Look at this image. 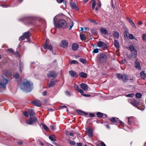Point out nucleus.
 Listing matches in <instances>:
<instances>
[{"instance_id": "f257e3e1", "label": "nucleus", "mask_w": 146, "mask_h": 146, "mask_svg": "<svg viewBox=\"0 0 146 146\" xmlns=\"http://www.w3.org/2000/svg\"><path fill=\"white\" fill-rule=\"evenodd\" d=\"M33 88V83L30 82L27 79H25L20 85L21 89L27 92H31Z\"/></svg>"}, {"instance_id": "f03ea898", "label": "nucleus", "mask_w": 146, "mask_h": 146, "mask_svg": "<svg viewBox=\"0 0 146 146\" xmlns=\"http://www.w3.org/2000/svg\"><path fill=\"white\" fill-rule=\"evenodd\" d=\"M67 26L66 22L63 19L59 20L55 26L59 27H62V28H66Z\"/></svg>"}, {"instance_id": "7ed1b4c3", "label": "nucleus", "mask_w": 146, "mask_h": 146, "mask_svg": "<svg viewBox=\"0 0 146 146\" xmlns=\"http://www.w3.org/2000/svg\"><path fill=\"white\" fill-rule=\"evenodd\" d=\"M129 49L132 52L131 56H128V58H133L134 59L137 56V51L135 49L133 46H130L129 47Z\"/></svg>"}, {"instance_id": "20e7f679", "label": "nucleus", "mask_w": 146, "mask_h": 146, "mask_svg": "<svg viewBox=\"0 0 146 146\" xmlns=\"http://www.w3.org/2000/svg\"><path fill=\"white\" fill-rule=\"evenodd\" d=\"M38 121L37 118L35 116L30 117L29 119L26 121V123L31 125L34 123H36Z\"/></svg>"}, {"instance_id": "39448f33", "label": "nucleus", "mask_w": 146, "mask_h": 146, "mask_svg": "<svg viewBox=\"0 0 146 146\" xmlns=\"http://www.w3.org/2000/svg\"><path fill=\"white\" fill-rule=\"evenodd\" d=\"M9 82V80L5 79L3 77V79L2 83L0 82V92L2 91V88H5L6 86Z\"/></svg>"}, {"instance_id": "423d86ee", "label": "nucleus", "mask_w": 146, "mask_h": 146, "mask_svg": "<svg viewBox=\"0 0 146 146\" xmlns=\"http://www.w3.org/2000/svg\"><path fill=\"white\" fill-rule=\"evenodd\" d=\"M129 102L133 106L136 107L138 108L137 106L140 104V101L139 100L134 99H131L129 100Z\"/></svg>"}, {"instance_id": "0eeeda50", "label": "nucleus", "mask_w": 146, "mask_h": 146, "mask_svg": "<svg viewBox=\"0 0 146 146\" xmlns=\"http://www.w3.org/2000/svg\"><path fill=\"white\" fill-rule=\"evenodd\" d=\"M57 72L54 71H50L47 74V76L48 78H52L53 79L56 78L58 75Z\"/></svg>"}, {"instance_id": "6e6552de", "label": "nucleus", "mask_w": 146, "mask_h": 146, "mask_svg": "<svg viewBox=\"0 0 146 146\" xmlns=\"http://www.w3.org/2000/svg\"><path fill=\"white\" fill-rule=\"evenodd\" d=\"M43 47L45 49H49L51 51L53 50L52 45L49 43V41L47 39H46L45 43L44 45L43 46Z\"/></svg>"}, {"instance_id": "1a4fd4ad", "label": "nucleus", "mask_w": 146, "mask_h": 146, "mask_svg": "<svg viewBox=\"0 0 146 146\" xmlns=\"http://www.w3.org/2000/svg\"><path fill=\"white\" fill-rule=\"evenodd\" d=\"M107 59V56L104 54H101L99 58V61L100 63L102 64L106 62Z\"/></svg>"}, {"instance_id": "9d476101", "label": "nucleus", "mask_w": 146, "mask_h": 146, "mask_svg": "<svg viewBox=\"0 0 146 146\" xmlns=\"http://www.w3.org/2000/svg\"><path fill=\"white\" fill-rule=\"evenodd\" d=\"M32 19L31 18L27 17H24L19 19V21H26L27 22V23L29 24H31L32 23Z\"/></svg>"}, {"instance_id": "9b49d317", "label": "nucleus", "mask_w": 146, "mask_h": 146, "mask_svg": "<svg viewBox=\"0 0 146 146\" xmlns=\"http://www.w3.org/2000/svg\"><path fill=\"white\" fill-rule=\"evenodd\" d=\"M97 46L102 49L106 48L107 47V45L104 42L99 41L97 43Z\"/></svg>"}, {"instance_id": "f8f14e48", "label": "nucleus", "mask_w": 146, "mask_h": 146, "mask_svg": "<svg viewBox=\"0 0 146 146\" xmlns=\"http://www.w3.org/2000/svg\"><path fill=\"white\" fill-rule=\"evenodd\" d=\"M56 82L57 81L56 80H55L54 79H51L47 87L49 88L54 86L55 84L56 83Z\"/></svg>"}, {"instance_id": "ddd939ff", "label": "nucleus", "mask_w": 146, "mask_h": 146, "mask_svg": "<svg viewBox=\"0 0 146 146\" xmlns=\"http://www.w3.org/2000/svg\"><path fill=\"white\" fill-rule=\"evenodd\" d=\"M31 103L32 104L38 107H40L41 105V102L38 100H36L32 101Z\"/></svg>"}, {"instance_id": "4468645a", "label": "nucleus", "mask_w": 146, "mask_h": 146, "mask_svg": "<svg viewBox=\"0 0 146 146\" xmlns=\"http://www.w3.org/2000/svg\"><path fill=\"white\" fill-rule=\"evenodd\" d=\"M69 73L70 76L73 78H76L78 76V74L75 72L71 70L69 72Z\"/></svg>"}, {"instance_id": "2eb2a0df", "label": "nucleus", "mask_w": 146, "mask_h": 146, "mask_svg": "<svg viewBox=\"0 0 146 146\" xmlns=\"http://www.w3.org/2000/svg\"><path fill=\"white\" fill-rule=\"evenodd\" d=\"M68 45V42L66 40H63L62 41L61 45L63 48L67 47Z\"/></svg>"}, {"instance_id": "dca6fc26", "label": "nucleus", "mask_w": 146, "mask_h": 146, "mask_svg": "<svg viewBox=\"0 0 146 146\" xmlns=\"http://www.w3.org/2000/svg\"><path fill=\"white\" fill-rule=\"evenodd\" d=\"M80 88L85 91L87 90L88 88V86L85 84L81 83L80 84Z\"/></svg>"}, {"instance_id": "f3484780", "label": "nucleus", "mask_w": 146, "mask_h": 146, "mask_svg": "<svg viewBox=\"0 0 146 146\" xmlns=\"http://www.w3.org/2000/svg\"><path fill=\"white\" fill-rule=\"evenodd\" d=\"M70 5L71 7L73 9H74L76 10H79V9L77 7L76 4L73 2H71L70 3Z\"/></svg>"}, {"instance_id": "a211bd4d", "label": "nucleus", "mask_w": 146, "mask_h": 146, "mask_svg": "<svg viewBox=\"0 0 146 146\" xmlns=\"http://www.w3.org/2000/svg\"><path fill=\"white\" fill-rule=\"evenodd\" d=\"M135 66L136 69L137 70H139L141 68L140 63L137 61L136 59L135 62Z\"/></svg>"}, {"instance_id": "6ab92c4d", "label": "nucleus", "mask_w": 146, "mask_h": 146, "mask_svg": "<svg viewBox=\"0 0 146 146\" xmlns=\"http://www.w3.org/2000/svg\"><path fill=\"white\" fill-rule=\"evenodd\" d=\"M87 130L88 133V135L89 137H92L93 135V131L92 129L87 128Z\"/></svg>"}, {"instance_id": "aec40b11", "label": "nucleus", "mask_w": 146, "mask_h": 146, "mask_svg": "<svg viewBox=\"0 0 146 146\" xmlns=\"http://www.w3.org/2000/svg\"><path fill=\"white\" fill-rule=\"evenodd\" d=\"M23 35L25 38H27L28 40L29 39V37L31 36V33L29 32H27L23 33Z\"/></svg>"}, {"instance_id": "412c9836", "label": "nucleus", "mask_w": 146, "mask_h": 146, "mask_svg": "<svg viewBox=\"0 0 146 146\" xmlns=\"http://www.w3.org/2000/svg\"><path fill=\"white\" fill-rule=\"evenodd\" d=\"M28 112L29 113L30 117H32L35 114V113L34 112L33 110L32 109H28L27 110Z\"/></svg>"}, {"instance_id": "4be33fe9", "label": "nucleus", "mask_w": 146, "mask_h": 146, "mask_svg": "<svg viewBox=\"0 0 146 146\" xmlns=\"http://www.w3.org/2000/svg\"><path fill=\"white\" fill-rule=\"evenodd\" d=\"M127 20L128 21V22L130 23L131 25L134 28H136V26L133 22V21L130 18H127Z\"/></svg>"}, {"instance_id": "5701e85b", "label": "nucleus", "mask_w": 146, "mask_h": 146, "mask_svg": "<svg viewBox=\"0 0 146 146\" xmlns=\"http://www.w3.org/2000/svg\"><path fill=\"white\" fill-rule=\"evenodd\" d=\"M78 45L76 43L73 44L72 46V48L73 50L75 51L77 50Z\"/></svg>"}, {"instance_id": "b1692460", "label": "nucleus", "mask_w": 146, "mask_h": 146, "mask_svg": "<svg viewBox=\"0 0 146 146\" xmlns=\"http://www.w3.org/2000/svg\"><path fill=\"white\" fill-rule=\"evenodd\" d=\"M100 31L102 34L104 35L107 34L108 33L107 30L102 27L100 28Z\"/></svg>"}, {"instance_id": "393cba45", "label": "nucleus", "mask_w": 146, "mask_h": 146, "mask_svg": "<svg viewBox=\"0 0 146 146\" xmlns=\"http://www.w3.org/2000/svg\"><path fill=\"white\" fill-rule=\"evenodd\" d=\"M114 45L115 46L118 48L119 47V43L118 41L116 40H115L114 41Z\"/></svg>"}, {"instance_id": "a878e982", "label": "nucleus", "mask_w": 146, "mask_h": 146, "mask_svg": "<svg viewBox=\"0 0 146 146\" xmlns=\"http://www.w3.org/2000/svg\"><path fill=\"white\" fill-rule=\"evenodd\" d=\"M113 36L116 38H119V34L118 32L115 31H113Z\"/></svg>"}, {"instance_id": "bb28decb", "label": "nucleus", "mask_w": 146, "mask_h": 146, "mask_svg": "<svg viewBox=\"0 0 146 146\" xmlns=\"http://www.w3.org/2000/svg\"><path fill=\"white\" fill-rule=\"evenodd\" d=\"M140 76L141 78L143 79L146 78V74L145 73L144 71H142L140 73Z\"/></svg>"}, {"instance_id": "cd10ccee", "label": "nucleus", "mask_w": 146, "mask_h": 146, "mask_svg": "<svg viewBox=\"0 0 146 146\" xmlns=\"http://www.w3.org/2000/svg\"><path fill=\"white\" fill-rule=\"evenodd\" d=\"M49 138L50 140L52 141H55L56 140V138L55 135H52L49 137Z\"/></svg>"}, {"instance_id": "c85d7f7f", "label": "nucleus", "mask_w": 146, "mask_h": 146, "mask_svg": "<svg viewBox=\"0 0 146 146\" xmlns=\"http://www.w3.org/2000/svg\"><path fill=\"white\" fill-rule=\"evenodd\" d=\"M79 76L83 78H86L87 77V75L86 73L81 72L79 74Z\"/></svg>"}, {"instance_id": "c756f323", "label": "nucleus", "mask_w": 146, "mask_h": 146, "mask_svg": "<svg viewBox=\"0 0 146 146\" xmlns=\"http://www.w3.org/2000/svg\"><path fill=\"white\" fill-rule=\"evenodd\" d=\"M110 121L113 123H116L118 120L119 119L116 117H112L111 118H110Z\"/></svg>"}, {"instance_id": "7c9ffc66", "label": "nucleus", "mask_w": 146, "mask_h": 146, "mask_svg": "<svg viewBox=\"0 0 146 146\" xmlns=\"http://www.w3.org/2000/svg\"><path fill=\"white\" fill-rule=\"evenodd\" d=\"M121 79L124 82H126L128 80V78L126 75L123 74L121 78Z\"/></svg>"}, {"instance_id": "2f4dec72", "label": "nucleus", "mask_w": 146, "mask_h": 146, "mask_svg": "<svg viewBox=\"0 0 146 146\" xmlns=\"http://www.w3.org/2000/svg\"><path fill=\"white\" fill-rule=\"evenodd\" d=\"M42 125L43 128L46 131H48L49 130V129L46 125L44 123H42Z\"/></svg>"}, {"instance_id": "473e14b6", "label": "nucleus", "mask_w": 146, "mask_h": 146, "mask_svg": "<svg viewBox=\"0 0 146 146\" xmlns=\"http://www.w3.org/2000/svg\"><path fill=\"white\" fill-rule=\"evenodd\" d=\"M104 113L100 112H98L96 113L97 116L98 117L101 118L103 116Z\"/></svg>"}, {"instance_id": "72a5a7b5", "label": "nucleus", "mask_w": 146, "mask_h": 146, "mask_svg": "<svg viewBox=\"0 0 146 146\" xmlns=\"http://www.w3.org/2000/svg\"><path fill=\"white\" fill-rule=\"evenodd\" d=\"M80 38L82 40H85L86 38V36L84 34H81L80 35Z\"/></svg>"}, {"instance_id": "f704fd0d", "label": "nucleus", "mask_w": 146, "mask_h": 146, "mask_svg": "<svg viewBox=\"0 0 146 146\" xmlns=\"http://www.w3.org/2000/svg\"><path fill=\"white\" fill-rule=\"evenodd\" d=\"M96 5V2L95 0H92V9H94Z\"/></svg>"}, {"instance_id": "c9c22d12", "label": "nucleus", "mask_w": 146, "mask_h": 146, "mask_svg": "<svg viewBox=\"0 0 146 146\" xmlns=\"http://www.w3.org/2000/svg\"><path fill=\"white\" fill-rule=\"evenodd\" d=\"M135 96L136 98L139 99L141 98L142 96V95L140 93H137L136 94Z\"/></svg>"}, {"instance_id": "e433bc0d", "label": "nucleus", "mask_w": 146, "mask_h": 146, "mask_svg": "<svg viewBox=\"0 0 146 146\" xmlns=\"http://www.w3.org/2000/svg\"><path fill=\"white\" fill-rule=\"evenodd\" d=\"M76 111L77 112L78 114L83 115V111L81 110H76Z\"/></svg>"}, {"instance_id": "4c0bfd02", "label": "nucleus", "mask_w": 146, "mask_h": 146, "mask_svg": "<svg viewBox=\"0 0 146 146\" xmlns=\"http://www.w3.org/2000/svg\"><path fill=\"white\" fill-rule=\"evenodd\" d=\"M123 75L120 74H117V78L119 80H121V78L122 77Z\"/></svg>"}, {"instance_id": "58836bf2", "label": "nucleus", "mask_w": 146, "mask_h": 146, "mask_svg": "<svg viewBox=\"0 0 146 146\" xmlns=\"http://www.w3.org/2000/svg\"><path fill=\"white\" fill-rule=\"evenodd\" d=\"M129 38L130 39H136L134 37L133 35L132 34H129Z\"/></svg>"}, {"instance_id": "ea45409f", "label": "nucleus", "mask_w": 146, "mask_h": 146, "mask_svg": "<svg viewBox=\"0 0 146 146\" xmlns=\"http://www.w3.org/2000/svg\"><path fill=\"white\" fill-rule=\"evenodd\" d=\"M19 75L18 73H16L14 75V77L16 79L19 78Z\"/></svg>"}, {"instance_id": "a19ab883", "label": "nucleus", "mask_w": 146, "mask_h": 146, "mask_svg": "<svg viewBox=\"0 0 146 146\" xmlns=\"http://www.w3.org/2000/svg\"><path fill=\"white\" fill-rule=\"evenodd\" d=\"M92 32L95 35H96L97 34V32L96 30L95 29H92Z\"/></svg>"}, {"instance_id": "79ce46f5", "label": "nucleus", "mask_w": 146, "mask_h": 146, "mask_svg": "<svg viewBox=\"0 0 146 146\" xmlns=\"http://www.w3.org/2000/svg\"><path fill=\"white\" fill-rule=\"evenodd\" d=\"M80 61L83 64H86V60L84 59H80Z\"/></svg>"}, {"instance_id": "37998d69", "label": "nucleus", "mask_w": 146, "mask_h": 146, "mask_svg": "<svg viewBox=\"0 0 146 146\" xmlns=\"http://www.w3.org/2000/svg\"><path fill=\"white\" fill-rule=\"evenodd\" d=\"M23 68V64L20 62L19 64V70L21 72L22 71V70Z\"/></svg>"}, {"instance_id": "c03bdc74", "label": "nucleus", "mask_w": 146, "mask_h": 146, "mask_svg": "<svg viewBox=\"0 0 146 146\" xmlns=\"http://www.w3.org/2000/svg\"><path fill=\"white\" fill-rule=\"evenodd\" d=\"M132 123V120H131V118L129 117L128 118V123L129 125H130Z\"/></svg>"}, {"instance_id": "a18cd8bd", "label": "nucleus", "mask_w": 146, "mask_h": 146, "mask_svg": "<svg viewBox=\"0 0 146 146\" xmlns=\"http://www.w3.org/2000/svg\"><path fill=\"white\" fill-rule=\"evenodd\" d=\"M99 52V49L96 48L94 49L92 51V52L94 53H98Z\"/></svg>"}, {"instance_id": "49530a36", "label": "nucleus", "mask_w": 146, "mask_h": 146, "mask_svg": "<svg viewBox=\"0 0 146 146\" xmlns=\"http://www.w3.org/2000/svg\"><path fill=\"white\" fill-rule=\"evenodd\" d=\"M23 115L27 117H29V115L28 112L27 111H25L23 112Z\"/></svg>"}, {"instance_id": "de8ad7c7", "label": "nucleus", "mask_w": 146, "mask_h": 146, "mask_svg": "<svg viewBox=\"0 0 146 146\" xmlns=\"http://www.w3.org/2000/svg\"><path fill=\"white\" fill-rule=\"evenodd\" d=\"M78 63V62L75 60H73L71 61V62H70V64H77Z\"/></svg>"}, {"instance_id": "09e8293b", "label": "nucleus", "mask_w": 146, "mask_h": 146, "mask_svg": "<svg viewBox=\"0 0 146 146\" xmlns=\"http://www.w3.org/2000/svg\"><path fill=\"white\" fill-rule=\"evenodd\" d=\"M129 33L127 31H125L124 32V35L125 36L127 37Z\"/></svg>"}, {"instance_id": "8fccbe9b", "label": "nucleus", "mask_w": 146, "mask_h": 146, "mask_svg": "<svg viewBox=\"0 0 146 146\" xmlns=\"http://www.w3.org/2000/svg\"><path fill=\"white\" fill-rule=\"evenodd\" d=\"M142 39L143 40L146 41V34H143L142 36Z\"/></svg>"}, {"instance_id": "3c124183", "label": "nucleus", "mask_w": 146, "mask_h": 146, "mask_svg": "<svg viewBox=\"0 0 146 146\" xmlns=\"http://www.w3.org/2000/svg\"><path fill=\"white\" fill-rule=\"evenodd\" d=\"M25 38L24 36L23 35L19 38V40L21 41L24 40Z\"/></svg>"}, {"instance_id": "603ef678", "label": "nucleus", "mask_w": 146, "mask_h": 146, "mask_svg": "<svg viewBox=\"0 0 146 146\" xmlns=\"http://www.w3.org/2000/svg\"><path fill=\"white\" fill-rule=\"evenodd\" d=\"M77 91L79 92L80 93H81L82 94H82H84V91L81 89H80L79 88Z\"/></svg>"}, {"instance_id": "864d4df0", "label": "nucleus", "mask_w": 146, "mask_h": 146, "mask_svg": "<svg viewBox=\"0 0 146 146\" xmlns=\"http://www.w3.org/2000/svg\"><path fill=\"white\" fill-rule=\"evenodd\" d=\"M134 96V94H128L126 96L127 97H132Z\"/></svg>"}, {"instance_id": "5fc2aeb1", "label": "nucleus", "mask_w": 146, "mask_h": 146, "mask_svg": "<svg viewBox=\"0 0 146 146\" xmlns=\"http://www.w3.org/2000/svg\"><path fill=\"white\" fill-rule=\"evenodd\" d=\"M69 143H70V144L72 145H74L75 144V142L74 141H73L72 140L70 141Z\"/></svg>"}, {"instance_id": "6e6d98bb", "label": "nucleus", "mask_w": 146, "mask_h": 146, "mask_svg": "<svg viewBox=\"0 0 146 146\" xmlns=\"http://www.w3.org/2000/svg\"><path fill=\"white\" fill-rule=\"evenodd\" d=\"M100 146H106L104 142L102 141H100Z\"/></svg>"}, {"instance_id": "4d7b16f0", "label": "nucleus", "mask_w": 146, "mask_h": 146, "mask_svg": "<svg viewBox=\"0 0 146 146\" xmlns=\"http://www.w3.org/2000/svg\"><path fill=\"white\" fill-rule=\"evenodd\" d=\"M7 50L13 54H14V52H13V50L11 48H9V49H8Z\"/></svg>"}, {"instance_id": "13d9d810", "label": "nucleus", "mask_w": 146, "mask_h": 146, "mask_svg": "<svg viewBox=\"0 0 146 146\" xmlns=\"http://www.w3.org/2000/svg\"><path fill=\"white\" fill-rule=\"evenodd\" d=\"M74 88L77 91L79 89V87L76 85H74Z\"/></svg>"}, {"instance_id": "bf43d9fd", "label": "nucleus", "mask_w": 146, "mask_h": 146, "mask_svg": "<svg viewBox=\"0 0 146 146\" xmlns=\"http://www.w3.org/2000/svg\"><path fill=\"white\" fill-rule=\"evenodd\" d=\"M38 142L39 143H40V144L41 145H42V146H44V144L43 143H42V142L41 140H38Z\"/></svg>"}, {"instance_id": "052dcab7", "label": "nucleus", "mask_w": 146, "mask_h": 146, "mask_svg": "<svg viewBox=\"0 0 146 146\" xmlns=\"http://www.w3.org/2000/svg\"><path fill=\"white\" fill-rule=\"evenodd\" d=\"M74 134H75L74 132H70L69 133V135L71 136H72L73 137V136H74Z\"/></svg>"}, {"instance_id": "680f3d73", "label": "nucleus", "mask_w": 146, "mask_h": 146, "mask_svg": "<svg viewBox=\"0 0 146 146\" xmlns=\"http://www.w3.org/2000/svg\"><path fill=\"white\" fill-rule=\"evenodd\" d=\"M54 126H54L53 125H51L50 128L53 131L55 129V128L54 127Z\"/></svg>"}, {"instance_id": "e2e57ef3", "label": "nucleus", "mask_w": 146, "mask_h": 146, "mask_svg": "<svg viewBox=\"0 0 146 146\" xmlns=\"http://www.w3.org/2000/svg\"><path fill=\"white\" fill-rule=\"evenodd\" d=\"M82 95L85 97H89L90 96V95L86 94H82Z\"/></svg>"}, {"instance_id": "0e129e2a", "label": "nucleus", "mask_w": 146, "mask_h": 146, "mask_svg": "<svg viewBox=\"0 0 146 146\" xmlns=\"http://www.w3.org/2000/svg\"><path fill=\"white\" fill-rule=\"evenodd\" d=\"M89 116L90 117H94V115L93 113H90L89 114Z\"/></svg>"}, {"instance_id": "69168bd1", "label": "nucleus", "mask_w": 146, "mask_h": 146, "mask_svg": "<svg viewBox=\"0 0 146 146\" xmlns=\"http://www.w3.org/2000/svg\"><path fill=\"white\" fill-rule=\"evenodd\" d=\"M47 94V92L46 91H44L42 93V94L43 96H45Z\"/></svg>"}, {"instance_id": "338daca9", "label": "nucleus", "mask_w": 146, "mask_h": 146, "mask_svg": "<svg viewBox=\"0 0 146 146\" xmlns=\"http://www.w3.org/2000/svg\"><path fill=\"white\" fill-rule=\"evenodd\" d=\"M65 94L67 96H70V93L68 91H66Z\"/></svg>"}, {"instance_id": "774afa93", "label": "nucleus", "mask_w": 146, "mask_h": 146, "mask_svg": "<svg viewBox=\"0 0 146 146\" xmlns=\"http://www.w3.org/2000/svg\"><path fill=\"white\" fill-rule=\"evenodd\" d=\"M77 146H82L81 143H77Z\"/></svg>"}]
</instances>
